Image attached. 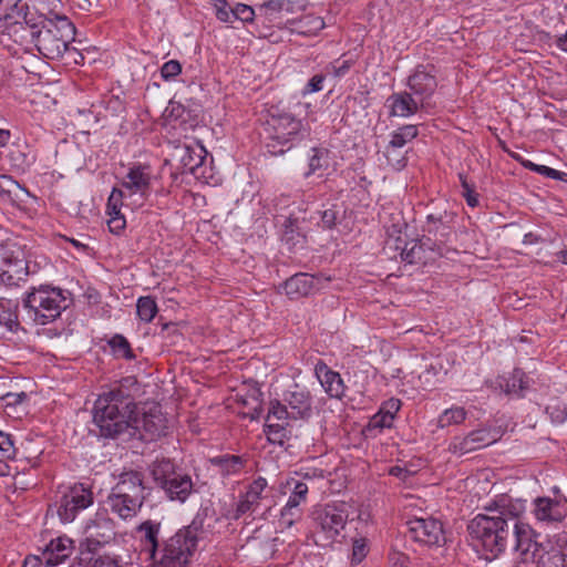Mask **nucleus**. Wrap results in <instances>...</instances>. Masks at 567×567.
Wrapping results in <instances>:
<instances>
[{"mask_svg": "<svg viewBox=\"0 0 567 567\" xmlns=\"http://www.w3.org/2000/svg\"><path fill=\"white\" fill-rule=\"evenodd\" d=\"M526 511L525 501L502 494L485 506V514L476 515L468 525L473 540L493 557L507 547L511 523Z\"/></svg>", "mask_w": 567, "mask_h": 567, "instance_id": "f257e3e1", "label": "nucleus"}, {"mask_svg": "<svg viewBox=\"0 0 567 567\" xmlns=\"http://www.w3.org/2000/svg\"><path fill=\"white\" fill-rule=\"evenodd\" d=\"M74 35L75 28L65 17L58 18L55 21L49 20L31 31L32 42L44 58L59 60L68 54L78 63V56L83 59L82 54L69 47Z\"/></svg>", "mask_w": 567, "mask_h": 567, "instance_id": "f03ea898", "label": "nucleus"}, {"mask_svg": "<svg viewBox=\"0 0 567 567\" xmlns=\"http://www.w3.org/2000/svg\"><path fill=\"white\" fill-rule=\"evenodd\" d=\"M156 181L154 169L148 164L131 165L120 182V187L113 188L111 204L125 203V207L136 209L142 207L151 195Z\"/></svg>", "mask_w": 567, "mask_h": 567, "instance_id": "7ed1b4c3", "label": "nucleus"}, {"mask_svg": "<svg viewBox=\"0 0 567 567\" xmlns=\"http://www.w3.org/2000/svg\"><path fill=\"white\" fill-rule=\"evenodd\" d=\"M121 398V391H111L100 395L95 401L93 422L100 429L101 436L113 439L128 433L130 404Z\"/></svg>", "mask_w": 567, "mask_h": 567, "instance_id": "20e7f679", "label": "nucleus"}, {"mask_svg": "<svg viewBox=\"0 0 567 567\" xmlns=\"http://www.w3.org/2000/svg\"><path fill=\"white\" fill-rule=\"evenodd\" d=\"M265 131L268 152L272 155H281L299 140L306 126L291 112L277 106L270 110Z\"/></svg>", "mask_w": 567, "mask_h": 567, "instance_id": "39448f33", "label": "nucleus"}, {"mask_svg": "<svg viewBox=\"0 0 567 567\" xmlns=\"http://www.w3.org/2000/svg\"><path fill=\"white\" fill-rule=\"evenodd\" d=\"M23 305L33 321L44 326L56 320L68 308V298L61 288L41 285L27 292Z\"/></svg>", "mask_w": 567, "mask_h": 567, "instance_id": "423d86ee", "label": "nucleus"}, {"mask_svg": "<svg viewBox=\"0 0 567 567\" xmlns=\"http://www.w3.org/2000/svg\"><path fill=\"white\" fill-rule=\"evenodd\" d=\"M197 542L196 527L182 528L164 542L153 563L157 567H185L196 550Z\"/></svg>", "mask_w": 567, "mask_h": 567, "instance_id": "0eeeda50", "label": "nucleus"}, {"mask_svg": "<svg viewBox=\"0 0 567 567\" xmlns=\"http://www.w3.org/2000/svg\"><path fill=\"white\" fill-rule=\"evenodd\" d=\"M166 420L159 406L150 405L130 410L127 435L142 441H154L165 433Z\"/></svg>", "mask_w": 567, "mask_h": 567, "instance_id": "6e6552de", "label": "nucleus"}, {"mask_svg": "<svg viewBox=\"0 0 567 567\" xmlns=\"http://www.w3.org/2000/svg\"><path fill=\"white\" fill-rule=\"evenodd\" d=\"M93 503V494L83 484H74L62 492L58 515L63 523L74 520L76 514Z\"/></svg>", "mask_w": 567, "mask_h": 567, "instance_id": "1a4fd4ad", "label": "nucleus"}, {"mask_svg": "<svg viewBox=\"0 0 567 567\" xmlns=\"http://www.w3.org/2000/svg\"><path fill=\"white\" fill-rule=\"evenodd\" d=\"M349 518L348 504L332 503L316 512V523L328 539H333L346 527Z\"/></svg>", "mask_w": 567, "mask_h": 567, "instance_id": "9d476101", "label": "nucleus"}, {"mask_svg": "<svg viewBox=\"0 0 567 567\" xmlns=\"http://www.w3.org/2000/svg\"><path fill=\"white\" fill-rule=\"evenodd\" d=\"M511 535L514 536V548L519 554L522 561H535L544 546L536 542L533 528L527 523L522 522L519 517L511 523Z\"/></svg>", "mask_w": 567, "mask_h": 567, "instance_id": "9b49d317", "label": "nucleus"}, {"mask_svg": "<svg viewBox=\"0 0 567 567\" xmlns=\"http://www.w3.org/2000/svg\"><path fill=\"white\" fill-rule=\"evenodd\" d=\"M84 535L87 549L95 550L114 537V524L105 513H96L95 517L86 523Z\"/></svg>", "mask_w": 567, "mask_h": 567, "instance_id": "f8f14e48", "label": "nucleus"}, {"mask_svg": "<svg viewBox=\"0 0 567 567\" xmlns=\"http://www.w3.org/2000/svg\"><path fill=\"white\" fill-rule=\"evenodd\" d=\"M412 537L429 546H441L445 543L442 523L435 518H415L410 522Z\"/></svg>", "mask_w": 567, "mask_h": 567, "instance_id": "ddd939ff", "label": "nucleus"}, {"mask_svg": "<svg viewBox=\"0 0 567 567\" xmlns=\"http://www.w3.org/2000/svg\"><path fill=\"white\" fill-rule=\"evenodd\" d=\"M498 440L497 433L492 434L488 429H477L461 437H454L449 450L454 454H466L478 449L488 446Z\"/></svg>", "mask_w": 567, "mask_h": 567, "instance_id": "4468645a", "label": "nucleus"}, {"mask_svg": "<svg viewBox=\"0 0 567 567\" xmlns=\"http://www.w3.org/2000/svg\"><path fill=\"white\" fill-rule=\"evenodd\" d=\"M406 85L409 92L419 99L429 109V100L437 87V81L434 74L424 66H417L408 78Z\"/></svg>", "mask_w": 567, "mask_h": 567, "instance_id": "2eb2a0df", "label": "nucleus"}, {"mask_svg": "<svg viewBox=\"0 0 567 567\" xmlns=\"http://www.w3.org/2000/svg\"><path fill=\"white\" fill-rule=\"evenodd\" d=\"M328 278L308 274H297L286 280L284 289L291 299L306 297L326 287Z\"/></svg>", "mask_w": 567, "mask_h": 567, "instance_id": "dca6fc26", "label": "nucleus"}, {"mask_svg": "<svg viewBox=\"0 0 567 567\" xmlns=\"http://www.w3.org/2000/svg\"><path fill=\"white\" fill-rule=\"evenodd\" d=\"M27 269L25 255L22 248L16 244L0 245V276L9 278L23 274Z\"/></svg>", "mask_w": 567, "mask_h": 567, "instance_id": "f3484780", "label": "nucleus"}, {"mask_svg": "<svg viewBox=\"0 0 567 567\" xmlns=\"http://www.w3.org/2000/svg\"><path fill=\"white\" fill-rule=\"evenodd\" d=\"M390 116L410 117L427 107L408 91L396 92L386 99Z\"/></svg>", "mask_w": 567, "mask_h": 567, "instance_id": "a211bd4d", "label": "nucleus"}, {"mask_svg": "<svg viewBox=\"0 0 567 567\" xmlns=\"http://www.w3.org/2000/svg\"><path fill=\"white\" fill-rule=\"evenodd\" d=\"M419 134L416 125L413 124H406L401 127H399L395 132L392 133L391 140L389 142V145L385 150V156L389 162V164L394 169H402L406 165V158L405 156H400V158L395 159V163H393V153L396 150L402 148L405 144L413 141Z\"/></svg>", "mask_w": 567, "mask_h": 567, "instance_id": "6ab92c4d", "label": "nucleus"}, {"mask_svg": "<svg viewBox=\"0 0 567 567\" xmlns=\"http://www.w3.org/2000/svg\"><path fill=\"white\" fill-rule=\"evenodd\" d=\"M267 481L264 477H258L248 485L246 492L240 495L237 503L236 518L257 511L260 502L266 498L265 492L267 489Z\"/></svg>", "mask_w": 567, "mask_h": 567, "instance_id": "aec40b11", "label": "nucleus"}, {"mask_svg": "<svg viewBox=\"0 0 567 567\" xmlns=\"http://www.w3.org/2000/svg\"><path fill=\"white\" fill-rule=\"evenodd\" d=\"M532 514L539 523H559L565 518V511L559 501L546 496L533 501Z\"/></svg>", "mask_w": 567, "mask_h": 567, "instance_id": "412c9836", "label": "nucleus"}, {"mask_svg": "<svg viewBox=\"0 0 567 567\" xmlns=\"http://www.w3.org/2000/svg\"><path fill=\"white\" fill-rule=\"evenodd\" d=\"M112 493L131 497L133 504H143L145 499L142 475L138 472H125L120 475Z\"/></svg>", "mask_w": 567, "mask_h": 567, "instance_id": "4be33fe9", "label": "nucleus"}, {"mask_svg": "<svg viewBox=\"0 0 567 567\" xmlns=\"http://www.w3.org/2000/svg\"><path fill=\"white\" fill-rule=\"evenodd\" d=\"M285 402L290 410V419H306L311 414L312 400L309 391L295 384L285 395Z\"/></svg>", "mask_w": 567, "mask_h": 567, "instance_id": "5701e85b", "label": "nucleus"}, {"mask_svg": "<svg viewBox=\"0 0 567 567\" xmlns=\"http://www.w3.org/2000/svg\"><path fill=\"white\" fill-rule=\"evenodd\" d=\"M74 550V543L66 536L52 539L43 549L41 558L45 566L53 567L63 563Z\"/></svg>", "mask_w": 567, "mask_h": 567, "instance_id": "b1692460", "label": "nucleus"}, {"mask_svg": "<svg viewBox=\"0 0 567 567\" xmlns=\"http://www.w3.org/2000/svg\"><path fill=\"white\" fill-rule=\"evenodd\" d=\"M161 532V523L154 520H145L137 527V534L142 545V553L148 559L156 560L158 553V537Z\"/></svg>", "mask_w": 567, "mask_h": 567, "instance_id": "393cba45", "label": "nucleus"}, {"mask_svg": "<svg viewBox=\"0 0 567 567\" xmlns=\"http://www.w3.org/2000/svg\"><path fill=\"white\" fill-rule=\"evenodd\" d=\"M193 481L189 475L177 473L162 486L167 497L172 501L184 503L193 492Z\"/></svg>", "mask_w": 567, "mask_h": 567, "instance_id": "a878e982", "label": "nucleus"}, {"mask_svg": "<svg viewBox=\"0 0 567 567\" xmlns=\"http://www.w3.org/2000/svg\"><path fill=\"white\" fill-rule=\"evenodd\" d=\"M317 377L331 398L340 399L344 394V384L340 374L328 369L327 365H317Z\"/></svg>", "mask_w": 567, "mask_h": 567, "instance_id": "bb28decb", "label": "nucleus"}, {"mask_svg": "<svg viewBox=\"0 0 567 567\" xmlns=\"http://www.w3.org/2000/svg\"><path fill=\"white\" fill-rule=\"evenodd\" d=\"M392 237V235H390ZM386 247H394L396 250H400L401 259L409 264H416L423 260L424 249L422 245L413 241L410 244H405L404 239L401 236L395 237L394 239L389 238L386 240Z\"/></svg>", "mask_w": 567, "mask_h": 567, "instance_id": "cd10ccee", "label": "nucleus"}, {"mask_svg": "<svg viewBox=\"0 0 567 567\" xmlns=\"http://www.w3.org/2000/svg\"><path fill=\"white\" fill-rule=\"evenodd\" d=\"M537 567H567V548L559 546H550L536 556Z\"/></svg>", "mask_w": 567, "mask_h": 567, "instance_id": "c85d7f7f", "label": "nucleus"}, {"mask_svg": "<svg viewBox=\"0 0 567 567\" xmlns=\"http://www.w3.org/2000/svg\"><path fill=\"white\" fill-rule=\"evenodd\" d=\"M109 505L114 514L122 519L134 517L143 504H133V499L115 493H111L107 498Z\"/></svg>", "mask_w": 567, "mask_h": 567, "instance_id": "c756f323", "label": "nucleus"}, {"mask_svg": "<svg viewBox=\"0 0 567 567\" xmlns=\"http://www.w3.org/2000/svg\"><path fill=\"white\" fill-rule=\"evenodd\" d=\"M0 195L14 203H24L29 192L9 175H0Z\"/></svg>", "mask_w": 567, "mask_h": 567, "instance_id": "7c9ffc66", "label": "nucleus"}, {"mask_svg": "<svg viewBox=\"0 0 567 567\" xmlns=\"http://www.w3.org/2000/svg\"><path fill=\"white\" fill-rule=\"evenodd\" d=\"M498 385L506 394L523 395L528 386V379L523 371L514 370L508 378H502Z\"/></svg>", "mask_w": 567, "mask_h": 567, "instance_id": "2f4dec72", "label": "nucleus"}, {"mask_svg": "<svg viewBox=\"0 0 567 567\" xmlns=\"http://www.w3.org/2000/svg\"><path fill=\"white\" fill-rule=\"evenodd\" d=\"M179 153L183 166L192 172L200 166L205 158V150L202 146L192 147L184 145L179 148Z\"/></svg>", "mask_w": 567, "mask_h": 567, "instance_id": "473e14b6", "label": "nucleus"}, {"mask_svg": "<svg viewBox=\"0 0 567 567\" xmlns=\"http://www.w3.org/2000/svg\"><path fill=\"white\" fill-rule=\"evenodd\" d=\"M210 462L219 468L224 476L237 474L244 467V461L237 455L217 456L212 458Z\"/></svg>", "mask_w": 567, "mask_h": 567, "instance_id": "72a5a7b5", "label": "nucleus"}, {"mask_svg": "<svg viewBox=\"0 0 567 567\" xmlns=\"http://www.w3.org/2000/svg\"><path fill=\"white\" fill-rule=\"evenodd\" d=\"M125 206V203H117L116 205L111 204V196L107 202V214L110 218L107 226L111 233L118 235L126 226L125 217L121 214L120 208Z\"/></svg>", "mask_w": 567, "mask_h": 567, "instance_id": "f704fd0d", "label": "nucleus"}, {"mask_svg": "<svg viewBox=\"0 0 567 567\" xmlns=\"http://www.w3.org/2000/svg\"><path fill=\"white\" fill-rule=\"evenodd\" d=\"M177 472L174 464L168 460L157 461L153 464L152 475L154 480L162 486L166 484V480H171Z\"/></svg>", "mask_w": 567, "mask_h": 567, "instance_id": "c9c22d12", "label": "nucleus"}, {"mask_svg": "<svg viewBox=\"0 0 567 567\" xmlns=\"http://www.w3.org/2000/svg\"><path fill=\"white\" fill-rule=\"evenodd\" d=\"M0 324L10 331H14L19 327L18 316L10 300L0 299Z\"/></svg>", "mask_w": 567, "mask_h": 567, "instance_id": "e433bc0d", "label": "nucleus"}, {"mask_svg": "<svg viewBox=\"0 0 567 567\" xmlns=\"http://www.w3.org/2000/svg\"><path fill=\"white\" fill-rule=\"evenodd\" d=\"M466 419V411L461 406H454L451 409H446L439 416L437 425L440 427H446L450 425H457L464 422Z\"/></svg>", "mask_w": 567, "mask_h": 567, "instance_id": "4c0bfd02", "label": "nucleus"}, {"mask_svg": "<svg viewBox=\"0 0 567 567\" xmlns=\"http://www.w3.org/2000/svg\"><path fill=\"white\" fill-rule=\"evenodd\" d=\"M287 484L289 486L293 485L291 494L287 501V504H291L296 507H300L301 504L307 502V496H308V492H309L308 485L303 482L296 481L293 478L288 481Z\"/></svg>", "mask_w": 567, "mask_h": 567, "instance_id": "58836bf2", "label": "nucleus"}, {"mask_svg": "<svg viewBox=\"0 0 567 567\" xmlns=\"http://www.w3.org/2000/svg\"><path fill=\"white\" fill-rule=\"evenodd\" d=\"M136 312L141 320L151 322L157 313V306L151 297H141L137 300Z\"/></svg>", "mask_w": 567, "mask_h": 567, "instance_id": "ea45409f", "label": "nucleus"}, {"mask_svg": "<svg viewBox=\"0 0 567 567\" xmlns=\"http://www.w3.org/2000/svg\"><path fill=\"white\" fill-rule=\"evenodd\" d=\"M290 419V410L286 404H281L279 401L274 400L270 402L266 423H285L286 420Z\"/></svg>", "mask_w": 567, "mask_h": 567, "instance_id": "a19ab883", "label": "nucleus"}, {"mask_svg": "<svg viewBox=\"0 0 567 567\" xmlns=\"http://www.w3.org/2000/svg\"><path fill=\"white\" fill-rule=\"evenodd\" d=\"M7 157L11 167L21 172H24L32 163L31 158L19 146L10 147Z\"/></svg>", "mask_w": 567, "mask_h": 567, "instance_id": "79ce46f5", "label": "nucleus"}, {"mask_svg": "<svg viewBox=\"0 0 567 567\" xmlns=\"http://www.w3.org/2000/svg\"><path fill=\"white\" fill-rule=\"evenodd\" d=\"M302 516L300 507H296L291 504H287L282 507L279 517V526L281 528H290Z\"/></svg>", "mask_w": 567, "mask_h": 567, "instance_id": "37998d69", "label": "nucleus"}, {"mask_svg": "<svg viewBox=\"0 0 567 567\" xmlns=\"http://www.w3.org/2000/svg\"><path fill=\"white\" fill-rule=\"evenodd\" d=\"M109 344L112 348V351H113V353L116 357L125 358V359H132L133 358V353H132V349L130 347V343L126 340V338H124L123 336H121V334L114 336L109 341Z\"/></svg>", "mask_w": 567, "mask_h": 567, "instance_id": "c03bdc74", "label": "nucleus"}, {"mask_svg": "<svg viewBox=\"0 0 567 567\" xmlns=\"http://www.w3.org/2000/svg\"><path fill=\"white\" fill-rule=\"evenodd\" d=\"M265 432L269 442L282 445L287 436V431L284 423L269 422L265 424Z\"/></svg>", "mask_w": 567, "mask_h": 567, "instance_id": "a18cd8bd", "label": "nucleus"}, {"mask_svg": "<svg viewBox=\"0 0 567 567\" xmlns=\"http://www.w3.org/2000/svg\"><path fill=\"white\" fill-rule=\"evenodd\" d=\"M16 456V447L10 434L0 431V457L13 458Z\"/></svg>", "mask_w": 567, "mask_h": 567, "instance_id": "49530a36", "label": "nucleus"}, {"mask_svg": "<svg viewBox=\"0 0 567 567\" xmlns=\"http://www.w3.org/2000/svg\"><path fill=\"white\" fill-rule=\"evenodd\" d=\"M394 417L385 414L383 411L379 410L378 413H375L370 422H369V430H382L385 427H391L393 424Z\"/></svg>", "mask_w": 567, "mask_h": 567, "instance_id": "de8ad7c7", "label": "nucleus"}, {"mask_svg": "<svg viewBox=\"0 0 567 567\" xmlns=\"http://www.w3.org/2000/svg\"><path fill=\"white\" fill-rule=\"evenodd\" d=\"M461 185H462V195L466 199V203L471 207H476L478 205L477 194L475 192L474 185L470 184L465 176L460 175Z\"/></svg>", "mask_w": 567, "mask_h": 567, "instance_id": "09e8293b", "label": "nucleus"}, {"mask_svg": "<svg viewBox=\"0 0 567 567\" xmlns=\"http://www.w3.org/2000/svg\"><path fill=\"white\" fill-rule=\"evenodd\" d=\"M84 558H79L76 563L72 565V567H86L83 565ZM90 567H121L116 559L110 556H100L94 559V561L90 565Z\"/></svg>", "mask_w": 567, "mask_h": 567, "instance_id": "8fccbe9b", "label": "nucleus"}, {"mask_svg": "<svg viewBox=\"0 0 567 567\" xmlns=\"http://www.w3.org/2000/svg\"><path fill=\"white\" fill-rule=\"evenodd\" d=\"M181 71V63L177 60H171L163 64L161 69V74L164 80L169 81L173 80L176 75H178Z\"/></svg>", "mask_w": 567, "mask_h": 567, "instance_id": "3c124183", "label": "nucleus"}, {"mask_svg": "<svg viewBox=\"0 0 567 567\" xmlns=\"http://www.w3.org/2000/svg\"><path fill=\"white\" fill-rule=\"evenodd\" d=\"M368 554L367 542L364 538H358L353 540L352 545V561L361 563Z\"/></svg>", "mask_w": 567, "mask_h": 567, "instance_id": "603ef678", "label": "nucleus"}, {"mask_svg": "<svg viewBox=\"0 0 567 567\" xmlns=\"http://www.w3.org/2000/svg\"><path fill=\"white\" fill-rule=\"evenodd\" d=\"M216 16L220 21L230 22L234 18V8H227L225 0H216Z\"/></svg>", "mask_w": 567, "mask_h": 567, "instance_id": "864d4df0", "label": "nucleus"}, {"mask_svg": "<svg viewBox=\"0 0 567 567\" xmlns=\"http://www.w3.org/2000/svg\"><path fill=\"white\" fill-rule=\"evenodd\" d=\"M326 80V76L322 75V74H316L313 75L307 83V85L305 86L303 91H302V94L303 95H307V94H311V93H316V92H319L322 90L323 87V82Z\"/></svg>", "mask_w": 567, "mask_h": 567, "instance_id": "5fc2aeb1", "label": "nucleus"}, {"mask_svg": "<svg viewBox=\"0 0 567 567\" xmlns=\"http://www.w3.org/2000/svg\"><path fill=\"white\" fill-rule=\"evenodd\" d=\"M254 14H255V12H254L252 8L249 6L238 3L234 8V18L239 19L243 22L252 21Z\"/></svg>", "mask_w": 567, "mask_h": 567, "instance_id": "6e6d98bb", "label": "nucleus"}, {"mask_svg": "<svg viewBox=\"0 0 567 567\" xmlns=\"http://www.w3.org/2000/svg\"><path fill=\"white\" fill-rule=\"evenodd\" d=\"M326 155L323 150H312V155L309 159V171L306 175L315 173L317 169L322 167V159Z\"/></svg>", "mask_w": 567, "mask_h": 567, "instance_id": "4d7b16f0", "label": "nucleus"}, {"mask_svg": "<svg viewBox=\"0 0 567 567\" xmlns=\"http://www.w3.org/2000/svg\"><path fill=\"white\" fill-rule=\"evenodd\" d=\"M529 167L533 171L540 173L542 175H545L547 177L554 178V179H561V176L564 175V173H561L557 169H554L551 167L544 166V165H537V164L530 163Z\"/></svg>", "mask_w": 567, "mask_h": 567, "instance_id": "13d9d810", "label": "nucleus"}, {"mask_svg": "<svg viewBox=\"0 0 567 567\" xmlns=\"http://www.w3.org/2000/svg\"><path fill=\"white\" fill-rule=\"evenodd\" d=\"M546 410L555 423H561L567 417L566 409L559 405H549Z\"/></svg>", "mask_w": 567, "mask_h": 567, "instance_id": "bf43d9fd", "label": "nucleus"}, {"mask_svg": "<svg viewBox=\"0 0 567 567\" xmlns=\"http://www.w3.org/2000/svg\"><path fill=\"white\" fill-rule=\"evenodd\" d=\"M401 408V402L398 399H390L386 402L382 404L380 408L381 411H383L385 414L395 417V414L399 412Z\"/></svg>", "mask_w": 567, "mask_h": 567, "instance_id": "052dcab7", "label": "nucleus"}, {"mask_svg": "<svg viewBox=\"0 0 567 567\" xmlns=\"http://www.w3.org/2000/svg\"><path fill=\"white\" fill-rule=\"evenodd\" d=\"M390 561L392 567H408L409 557L400 551H392L390 554Z\"/></svg>", "mask_w": 567, "mask_h": 567, "instance_id": "680f3d73", "label": "nucleus"}, {"mask_svg": "<svg viewBox=\"0 0 567 567\" xmlns=\"http://www.w3.org/2000/svg\"><path fill=\"white\" fill-rule=\"evenodd\" d=\"M20 0H0V18H8Z\"/></svg>", "mask_w": 567, "mask_h": 567, "instance_id": "e2e57ef3", "label": "nucleus"}, {"mask_svg": "<svg viewBox=\"0 0 567 567\" xmlns=\"http://www.w3.org/2000/svg\"><path fill=\"white\" fill-rule=\"evenodd\" d=\"M337 212L333 209H326L321 213V223L326 228H331L336 224Z\"/></svg>", "mask_w": 567, "mask_h": 567, "instance_id": "0e129e2a", "label": "nucleus"}, {"mask_svg": "<svg viewBox=\"0 0 567 567\" xmlns=\"http://www.w3.org/2000/svg\"><path fill=\"white\" fill-rule=\"evenodd\" d=\"M284 4H285V0H268L265 3V8L267 10L278 12L284 8Z\"/></svg>", "mask_w": 567, "mask_h": 567, "instance_id": "69168bd1", "label": "nucleus"}, {"mask_svg": "<svg viewBox=\"0 0 567 567\" xmlns=\"http://www.w3.org/2000/svg\"><path fill=\"white\" fill-rule=\"evenodd\" d=\"M7 400L9 404L19 403L27 399V394L24 392L21 393H9L7 394Z\"/></svg>", "mask_w": 567, "mask_h": 567, "instance_id": "338daca9", "label": "nucleus"}, {"mask_svg": "<svg viewBox=\"0 0 567 567\" xmlns=\"http://www.w3.org/2000/svg\"><path fill=\"white\" fill-rule=\"evenodd\" d=\"M389 473L393 476H396L401 480H405L408 477V471L400 466H392Z\"/></svg>", "mask_w": 567, "mask_h": 567, "instance_id": "774afa93", "label": "nucleus"}]
</instances>
